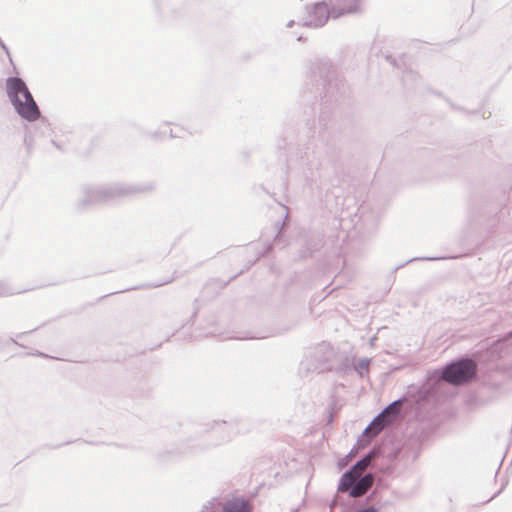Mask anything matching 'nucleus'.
I'll use <instances>...</instances> for the list:
<instances>
[{"instance_id": "nucleus-1", "label": "nucleus", "mask_w": 512, "mask_h": 512, "mask_svg": "<svg viewBox=\"0 0 512 512\" xmlns=\"http://www.w3.org/2000/svg\"><path fill=\"white\" fill-rule=\"evenodd\" d=\"M476 371L477 364L475 361L471 358L463 357L446 364L439 370H434L428 377V382L444 381L454 386H459L471 381L476 375ZM414 390L418 394L414 400L416 404L425 402L436 394V389L430 383L424 384L421 387H410L407 394L414 396Z\"/></svg>"}, {"instance_id": "nucleus-2", "label": "nucleus", "mask_w": 512, "mask_h": 512, "mask_svg": "<svg viewBox=\"0 0 512 512\" xmlns=\"http://www.w3.org/2000/svg\"><path fill=\"white\" fill-rule=\"evenodd\" d=\"M7 94L16 111L25 119L34 121L40 112L27 86L20 78H9L6 83Z\"/></svg>"}, {"instance_id": "nucleus-3", "label": "nucleus", "mask_w": 512, "mask_h": 512, "mask_svg": "<svg viewBox=\"0 0 512 512\" xmlns=\"http://www.w3.org/2000/svg\"><path fill=\"white\" fill-rule=\"evenodd\" d=\"M336 352L330 343L322 342L311 348L305 354V364L308 371H317L319 373L332 370V362Z\"/></svg>"}, {"instance_id": "nucleus-4", "label": "nucleus", "mask_w": 512, "mask_h": 512, "mask_svg": "<svg viewBox=\"0 0 512 512\" xmlns=\"http://www.w3.org/2000/svg\"><path fill=\"white\" fill-rule=\"evenodd\" d=\"M375 476L373 473L365 474H350V478L344 480L343 474L341 475L337 492L346 493L350 498H358L366 495L373 487Z\"/></svg>"}, {"instance_id": "nucleus-5", "label": "nucleus", "mask_w": 512, "mask_h": 512, "mask_svg": "<svg viewBox=\"0 0 512 512\" xmlns=\"http://www.w3.org/2000/svg\"><path fill=\"white\" fill-rule=\"evenodd\" d=\"M329 17L333 18L332 0L315 3L303 25L319 28L325 25Z\"/></svg>"}, {"instance_id": "nucleus-6", "label": "nucleus", "mask_w": 512, "mask_h": 512, "mask_svg": "<svg viewBox=\"0 0 512 512\" xmlns=\"http://www.w3.org/2000/svg\"><path fill=\"white\" fill-rule=\"evenodd\" d=\"M314 78H319L321 85L327 94H330L334 87L338 88L341 80L335 77V73L332 70V65L328 60H323L315 64L312 69Z\"/></svg>"}, {"instance_id": "nucleus-7", "label": "nucleus", "mask_w": 512, "mask_h": 512, "mask_svg": "<svg viewBox=\"0 0 512 512\" xmlns=\"http://www.w3.org/2000/svg\"><path fill=\"white\" fill-rule=\"evenodd\" d=\"M384 451L382 446H374L366 455L356 461L348 470L343 473V479L350 478V474H365L367 468H374L376 464L374 461L383 456Z\"/></svg>"}, {"instance_id": "nucleus-8", "label": "nucleus", "mask_w": 512, "mask_h": 512, "mask_svg": "<svg viewBox=\"0 0 512 512\" xmlns=\"http://www.w3.org/2000/svg\"><path fill=\"white\" fill-rule=\"evenodd\" d=\"M364 0H332L333 18L346 14H360L363 12Z\"/></svg>"}, {"instance_id": "nucleus-9", "label": "nucleus", "mask_w": 512, "mask_h": 512, "mask_svg": "<svg viewBox=\"0 0 512 512\" xmlns=\"http://www.w3.org/2000/svg\"><path fill=\"white\" fill-rule=\"evenodd\" d=\"M294 244L300 248L299 257L306 258L322 246V239H315L310 233L304 231L297 237Z\"/></svg>"}, {"instance_id": "nucleus-10", "label": "nucleus", "mask_w": 512, "mask_h": 512, "mask_svg": "<svg viewBox=\"0 0 512 512\" xmlns=\"http://www.w3.org/2000/svg\"><path fill=\"white\" fill-rule=\"evenodd\" d=\"M252 509L253 505L250 501L242 497H234L224 503L222 512H252Z\"/></svg>"}, {"instance_id": "nucleus-11", "label": "nucleus", "mask_w": 512, "mask_h": 512, "mask_svg": "<svg viewBox=\"0 0 512 512\" xmlns=\"http://www.w3.org/2000/svg\"><path fill=\"white\" fill-rule=\"evenodd\" d=\"M386 424L387 422L384 420V416L380 413L364 429L363 434L364 436L370 435L372 438H374L385 427Z\"/></svg>"}, {"instance_id": "nucleus-12", "label": "nucleus", "mask_w": 512, "mask_h": 512, "mask_svg": "<svg viewBox=\"0 0 512 512\" xmlns=\"http://www.w3.org/2000/svg\"><path fill=\"white\" fill-rule=\"evenodd\" d=\"M403 398H399L392 403L388 404L384 410L381 412V414L384 415H390L392 418H395L399 416L400 409L399 404L402 402Z\"/></svg>"}, {"instance_id": "nucleus-13", "label": "nucleus", "mask_w": 512, "mask_h": 512, "mask_svg": "<svg viewBox=\"0 0 512 512\" xmlns=\"http://www.w3.org/2000/svg\"><path fill=\"white\" fill-rule=\"evenodd\" d=\"M369 358H361L355 366V371L358 373L360 377H363L365 373H368L370 366Z\"/></svg>"}, {"instance_id": "nucleus-14", "label": "nucleus", "mask_w": 512, "mask_h": 512, "mask_svg": "<svg viewBox=\"0 0 512 512\" xmlns=\"http://www.w3.org/2000/svg\"><path fill=\"white\" fill-rule=\"evenodd\" d=\"M442 259H445V258L444 257H414V258H411V259L407 260L406 262H404L402 264L397 265L394 268V271H396V270L404 267L406 264L411 263V262L416 261V260L435 261V260H442Z\"/></svg>"}, {"instance_id": "nucleus-15", "label": "nucleus", "mask_w": 512, "mask_h": 512, "mask_svg": "<svg viewBox=\"0 0 512 512\" xmlns=\"http://www.w3.org/2000/svg\"><path fill=\"white\" fill-rule=\"evenodd\" d=\"M372 439L373 438L370 435L364 436V434L362 433L358 437L357 442L354 446L358 447V450L364 449L366 446H368L370 444Z\"/></svg>"}, {"instance_id": "nucleus-16", "label": "nucleus", "mask_w": 512, "mask_h": 512, "mask_svg": "<svg viewBox=\"0 0 512 512\" xmlns=\"http://www.w3.org/2000/svg\"><path fill=\"white\" fill-rule=\"evenodd\" d=\"M417 77V74L413 72L412 70H406L403 74V81L404 83H408L409 81H414Z\"/></svg>"}, {"instance_id": "nucleus-17", "label": "nucleus", "mask_w": 512, "mask_h": 512, "mask_svg": "<svg viewBox=\"0 0 512 512\" xmlns=\"http://www.w3.org/2000/svg\"><path fill=\"white\" fill-rule=\"evenodd\" d=\"M183 131L182 127L179 125H174L173 129L170 130L173 137H181L180 132Z\"/></svg>"}, {"instance_id": "nucleus-18", "label": "nucleus", "mask_w": 512, "mask_h": 512, "mask_svg": "<svg viewBox=\"0 0 512 512\" xmlns=\"http://www.w3.org/2000/svg\"><path fill=\"white\" fill-rule=\"evenodd\" d=\"M358 452H359L358 447L353 446V448L350 450V452L348 453V455H347L346 457L354 456V455H356Z\"/></svg>"}, {"instance_id": "nucleus-19", "label": "nucleus", "mask_w": 512, "mask_h": 512, "mask_svg": "<svg viewBox=\"0 0 512 512\" xmlns=\"http://www.w3.org/2000/svg\"><path fill=\"white\" fill-rule=\"evenodd\" d=\"M387 61L392 65V66H397L396 64V60L394 58H392L391 56H387L386 57Z\"/></svg>"}, {"instance_id": "nucleus-20", "label": "nucleus", "mask_w": 512, "mask_h": 512, "mask_svg": "<svg viewBox=\"0 0 512 512\" xmlns=\"http://www.w3.org/2000/svg\"><path fill=\"white\" fill-rule=\"evenodd\" d=\"M338 465L340 468H342V467H344V465H346V463L344 462V460H342L338 463Z\"/></svg>"}, {"instance_id": "nucleus-21", "label": "nucleus", "mask_w": 512, "mask_h": 512, "mask_svg": "<svg viewBox=\"0 0 512 512\" xmlns=\"http://www.w3.org/2000/svg\"><path fill=\"white\" fill-rule=\"evenodd\" d=\"M336 504H337V500H336V498H335V499H333V501H332V506H333V505H336Z\"/></svg>"}, {"instance_id": "nucleus-22", "label": "nucleus", "mask_w": 512, "mask_h": 512, "mask_svg": "<svg viewBox=\"0 0 512 512\" xmlns=\"http://www.w3.org/2000/svg\"><path fill=\"white\" fill-rule=\"evenodd\" d=\"M293 24H294V21L290 20V22H289L290 28L293 26Z\"/></svg>"}, {"instance_id": "nucleus-23", "label": "nucleus", "mask_w": 512, "mask_h": 512, "mask_svg": "<svg viewBox=\"0 0 512 512\" xmlns=\"http://www.w3.org/2000/svg\"><path fill=\"white\" fill-rule=\"evenodd\" d=\"M297 40L301 41L302 40V36H297Z\"/></svg>"}]
</instances>
